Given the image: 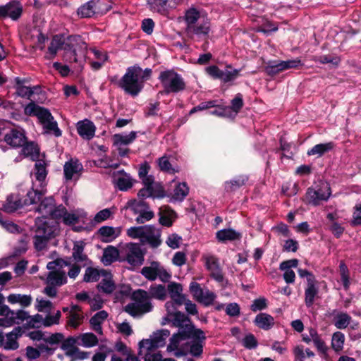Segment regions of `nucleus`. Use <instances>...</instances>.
<instances>
[{"label": "nucleus", "instance_id": "1", "mask_svg": "<svg viewBox=\"0 0 361 361\" xmlns=\"http://www.w3.org/2000/svg\"><path fill=\"white\" fill-rule=\"evenodd\" d=\"M177 334L184 341L192 340L185 343V345H190V353L192 356H201L207 337L204 331L195 326L191 319L178 329Z\"/></svg>", "mask_w": 361, "mask_h": 361}, {"label": "nucleus", "instance_id": "2", "mask_svg": "<svg viewBox=\"0 0 361 361\" xmlns=\"http://www.w3.org/2000/svg\"><path fill=\"white\" fill-rule=\"evenodd\" d=\"M44 195V191L37 189L29 190L24 199L18 193H12L7 197L5 203L3 204L4 211L7 213L15 212L24 206L37 204Z\"/></svg>", "mask_w": 361, "mask_h": 361}, {"label": "nucleus", "instance_id": "3", "mask_svg": "<svg viewBox=\"0 0 361 361\" xmlns=\"http://www.w3.org/2000/svg\"><path fill=\"white\" fill-rule=\"evenodd\" d=\"M142 68L139 66H130L126 70V73L118 82L119 87L132 97H136L143 89V83L139 80Z\"/></svg>", "mask_w": 361, "mask_h": 361}, {"label": "nucleus", "instance_id": "4", "mask_svg": "<svg viewBox=\"0 0 361 361\" xmlns=\"http://www.w3.org/2000/svg\"><path fill=\"white\" fill-rule=\"evenodd\" d=\"M158 79L164 88L158 92V96L178 93L185 90L186 87L183 77L173 69L161 71Z\"/></svg>", "mask_w": 361, "mask_h": 361}, {"label": "nucleus", "instance_id": "5", "mask_svg": "<svg viewBox=\"0 0 361 361\" xmlns=\"http://www.w3.org/2000/svg\"><path fill=\"white\" fill-rule=\"evenodd\" d=\"M130 298L137 303L131 302L128 304L124 307V310L132 317H135L152 310L153 306L151 302L149 301V297L146 290L137 289L133 292Z\"/></svg>", "mask_w": 361, "mask_h": 361}, {"label": "nucleus", "instance_id": "6", "mask_svg": "<svg viewBox=\"0 0 361 361\" xmlns=\"http://www.w3.org/2000/svg\"><path fill=\"white\" fill-rule=\"evenodd\" d=\"M63 60L69 63H77L78 54H85L87 51V44L79 35H71L65 37L63 47Z\"/></svg>", "mask_w": 361, "mask_h": 361}, {"label": "nucleus", "instance_id": "7", "mask_svg": "<svg viewBox=\"0 0 361 361\" xmlns=\"http://www.w3.org/2000/svg\"><path fill=\"white\" fill-rule=\"evenodd\" d=\"M330 195L331 188L327 185L324 188L319 185H317L316 187L311 186L307 189L302 200L307 205L317 207L320 205L322 202H326Z\"/></svg>", "mask_w": 361, "mask_h": 361}, {"label": "nucleus", "instance_id": "8", "mask_svg": "<svg viewBox=\"0 0 361 361\" xmlns=\"http://www.w3.org/2000/svg\"><path fill=\"white\" fill-rule=\"evenodd\" d=\"M37 228L33 237L35 248L41 251L46 248L50 239L54 237V228L47 221L36 222Z\"/></svg>", "mask_w": 361, "mask_h": 361}, {"label": "nucleus", "instance_id": "9", "mask_svg": "<svg viewBox=\"0 0 361 361\" xmlns=\"http://www.w3.org/2000/svg\"><path fill=\"white\" fill-rule=\"evenodd\" d=\"M205 71L214 80H220L224 83L234 81L240 76V69L233 68L231 64L226 65L225 71L217 66L212 65L205 68Z\"/></svg>", "mask_w": 361, "mask_h": 361}, {"label": "nucleus", "instance_id": "10", "mask_svg": "<svg viewBox=\"0 0 361 361\" xmlns=\"http://www.w3.org/2000/svg\"><path fill=\"white\" fill-rule=\"evenodd\" d=\"M24 112L25 115L37 117L42 124L54 120V117L48 109L36 104L33 101L26 105Z\"/></svg>", "mask_w": 361, "mask_h": 361}, {"label": "nucleus", "instance_id": "11", "mask_svg": "<svg viewBox=\"0 0 361 361\" xmlns=\"http://www.w3.org/2000/svg\"><path fill=\"white\" fill-rule=\"evenodd\" d=\"M23 13V6L18 1H11L6 5L0 6V19L10 18L18 20Z\"/></svg>", "mask_w": 361, "mask_h": 361}, {"label": "nucleus", "instance_id": "12", "mask_svg": "<svg viewBox=\"0 0 361 361\" xmlns=\"http://www.w3.org/2000/svg\"><path fill=\"white\" fill-rule=\"evenodd\" d=\"M128 252L126 260L133 266L140 265L143 263L144 255L140 246L137 243H130L128 245Z\"/></svg>", "mask_w": 361, "mask_h": 361}, {"label": "nucleus", "instance_id": "13", "mask_svg": "<svg viewBox=\"0 0 361 361\" xmlns=\"http://www.w3.org/2000/svg\"><path fill=\"white\" fill-rule=\"evenodd\" d=\"M205 267L210 272L212 278L218 282H222L224 281V274L217 257L213 255L206 257Z\"/></svg>", "mask_w": 361, "mask_h": 361}, {"label": "nucleus", "instance_id": "14", "mask_svg": "<svg viewBox=\"0 0 361 361\" xmlns=\"http://www.w3.org/2000/svg\"><path fill=\"white\" fill-rule=\"evenodd\" d=\"M27 140L25 132L16 128L11 129L4 136V141L12 147H20Z\"/></svg>", "mask_w": 361, "mask_h": 361}, {"label": "nucleus", "instance_id": "15", "mask_svg": "<svg viewBox=\"0 0 361 361\" xmlns=\"http://www.w3.org/2000/svg\"><path fill=\"white\" fill-rule=\"evenodd\" d=\"M106 0H90L80 6L77 11L78 15L82 18H91L98 12L99 6L104 4Z\"/></svg>", "mask_w": 361, "mask_h": 361}, {"label": "nucleus", "instance_id": "16", "mask_svg": "<svg viewBox=\"0 0 361 361\" xmlns=\"http://www.w3.org/2000/svg\"><path fill=\"white\" fill-rule=\"evenodd\" d=\"M76 128L78 135L83 139L90 140L94 136L96 126L89 119H84L76 123Z\"/></svg>", "mask_w": 361, "mask_h": 361}, {"label": "nucleus", "instance_id": "17", "mask_svg": "<svg viewBox=\"0 0 361 361\" xmlns=\"http://www.w3.org/2000/svg\"><path fill=\"white\" fill-rule=\"evenodd\" d=\"M169 315L172 317L171 326L173 327H182L187 322H190V318L180 311L173 312L172 310H176V307H173V304L166 302L165 304Z\"/></svg>", "mask_w": 361, "mask_h": 361}, {"label": "nucleus", "instance_id": "18", "mask_svg": "<svg viewBox=\"0 0 361 361\" xmlns=\"http://www.w3.org/2000/svg\"><path fill=\"white\" fill-rule=\"evenodd\" d=\"M147 3L151 11L166 16L173 7L171 4L174 3V0H147Z\"/></svg>", "mask_w": 361, "mask_h": 361}, {"label": "nucleus", "instance_id": "19", "mask_svg": "<svg viewBox=\"0 0 361 361\" xmlns=\"http://www.w3.org/2000/svg\"><path fill=\"white\" fill-rule=\"evenodd\" d=\"M158 214L159 216V223L166 227H171L177 218L176 212L169 206L161 207Z\"/></svg>", "mask_w": 361, "mask_h": 361}, {"label": "nucleus", "instance_id": "20", "mask_svg": "<svg viewBox=\"0 0 361 361\" xmlns=\"http://www.w3.org/2000/svg\"><path fill=\"white\" fill-rule=\"evenodd\" d=\"M170 336V331L168 329H161L153 333L151 338L146 339V342L149 343L150 348H158L165 345V340Z\"/></svg>", "mask_w": 361, "mask_h": 361}, {"label": "nucleus", "instance_id": "21", "mask_svg": "<svg viewBox=\"0 0 361 361\" xmlns=\"http://www.w3.org/2000/svg\"><path fill=\"white\" fill-rule=\"evenodd\" d=\"M47 166V164L42 159L37 160L34 166V174L35 178L40 183V186L42 188L41 190H43L44 192H46V190L44 189V187L46 186V184H44V182L48 174Z\"/></svg>", "mask_w": 361, "mask_h": 361}, {"label": "nucleus", "instance_id": "22", "mask_svg": "<svg viewBox=\"0 0 361 361\" xmlns=\"http://www.w3.org/2000/svg\"><path fill=\"white\" fill-rule=\"evenodd\" d=\"M14 88L16 90V94L18 96L27 98L28 99H31V97L34 94V90L27 86H25L24 84L27 82L28 80L25 78H20L19 77H16L14 78Z\"/></svg>", "mask_w": 361, "mask_h": 361}, {"label": "nucleus", "instance_id": "23", "mask_svg": "<svg viewBox=\"0 0 361 361\" xmlns=\"http://www.w3.org/2000/svg\"><path fill=\"white\" fill-rule=\"evenodd\" d=\"M160 237V231L157 230L154 226L147 225V234L142 243H147L152 247L157 248L161 243Z\"/></svg>", "mask_w": 361, "mask_h": 361}, {"label": "nucleus", "instance_id": "24", "mask_svg": "<svg viewBox=\"0 0 361 361\" xmlns=\"http://www.w3.org/2000/svg\"><path fill=\"white\" fill-rule=\"evenodd\" d=\"M317 283L318 281L317 280L307 283V287L305 289V303L307 307H311L316 298L318 297L319 288Z\"/></svg>", "mask_w": 361, "mask_h": 361}, {"label": "nucleus", "instance_id": "25", "mask_svg": "<svg viewBox=\"0 0 361 361\" xmlns=\"http://www.w3.org/2000/svg\"><path fill=\"white\" fill-rule=\"evenodd\" d=\"M241 238L242 234L233 228L221 229L216 233V238L221 243L238 240H240Z\"/></svg>", "mask_w": 361, "mask_h": 361}, {"label": "nucleus", "instance_id": "26", "mask_svg": "<svg viewBox=\"0 0 361 361\" xmlns=\"http://www.w3.org/2000/svg\"><path fill=\"white\" fill-rule=\"evenodd\" d=\"M253 322L258 328L265 331L271 329L274 326V317L267 313H259Z\"/></svg>", "mask_w": 361, "mask_h": 361}, {"label": "nucleus", "instance_id": "27", "mask_svg": "<svg viewBox=\"0 0 361 361\" xmlns=\"http://www.w3.org/2000/svg\"><path fill=\"white\" fill-rule=\"evenodd\" d=\"M67 283V277L63 271H51L49 272L46 283L54 286H61Z\"/></svg>", "mask_w": 361, "mask_h": 361}, {"label": "nucleus", "instance_id": "28", "mask_svg": "<svg viewBox=\"0 0 361 361\" xmlns=\"http://www.w3.org/2000/svg\"><path fill=\"white\" fill-rule=\"evenodd\" d=\"M85 243L83 240L75 241L73 247L72 257L75 262H83L88 260V257L84 253Z\"/></svg>", "mask_w": 361, "mask_h": 361}, {"label": "nucleus", "instance_id": "29", "mask_svg": "<svg viewBox=\"0 0 361 361\" xmlns=\"http://www.w3.org/2000/svg\"><path fill=\"white\" fill-rule=\"evenodd\" d=\"M248 180V176L246 175H239L234 177L229 181H226L224 188L228 192H233L246 184Z\"/></svg>", "mask_w": 361, "mask_h": 361}, {"label": "nucleus", "instance_id": "30", "mask_svg": "<svg viewBox=\"0 0 361 361\" xmlns=\"http://www.w3.org/2000/svg\"><path fill=\"white\" fill-rule=\"evenodd\" d=\"M39 202V204L37 208V211L41 213L43 216L47 217L56 204L54 198L52 196L43 198L42 196L37 203Z\"/></svg>", "mask_w": 361, "mask_h": 361}, {"label": "nucleus", "instance_id": "31", "mask_svg": "<svg viewBox=\"0 0 361 361\" xmlns=\"http://www.w3.org/2000/svg\"><path fill=\"white\" fill-rule=\"evenodd\" d=\"M65 43V35L58 34L53 36L50 44L48 47V51L53 56H55L59 50H63Z\"/></svg>", "mask_w": 361, "mask_h": 361}, {"label": "nucleus", "instance_id": "32", "mask_svg": "<svg viewBox=\"0 0 361 361\" xmlns=\"http://www.w3.org/2000/svg\"><path fill=\"white\" fill-rule=\"evenodd\" d=\"M118 257V250L113 245H108L104 250L102 262L105 265H109L117 261Z\"/></svg>", "mask_w": 361, "mask_h": 361}, {"label": "nucleus", "instance_id": "33", "mask_svg": "<svg viewBox=\"0 0 361 361\" xmlns=\"http://www.w3.org/2000/svg\"><path fill=\"white\" fill-rule=\"evenodd\" d=\"M82 165L78 163V161H67L64 164L63 166V173L64 177L66 180H71L73 177V175L78 173L80 170H82Z\"/></svg>", "mask_w": 361, "mask_h": 361}, {"label": "nucleus", "instance_id": "34", "mask_svg": "<svg viewBox=\"0 0 361 361\" xmlns=\"http://www.w3.org/2000/svg\"><path fill=\"white\" fill-rule=\"evenodd\" d=\"M334 146L335 145L333 142L317 144L307 151V154L309 156L318 155V157H322L333 149Z\"/></svg>", "mask_w": 361, "mask_h": 361}, {"label": "nucleus", "instance_id": "35", "mask_svg": "<svg viewBox=\"0 0 361 361\" xmlns=\"http://www.w3.org/2000/svg\"><path fill=\"white\" fill-rule=\"evenodd\" d=\"M200 18V13L199 11L194 8H190L185 11L184 15V20L186 23V31L190 30L191 27L197 22Z\"/></svg>", "mask_w": 361, "mask_h": 361}, {"label": "nucleus", "instance_id": "36", "mask_svg": "<svg viewBox=\"0 0 361 361\" xmlns=\"http://www.w3.org/2000/svg\"><path fill=\"white\" fill-rule=\"evenodd\" d=\"M116 173L126 175V173L123 169L113 173L114 183L120 190L126 191L133 187V183L130 178L119 177L116 179Z\"/></svg>", "mask_w": 361, "mask_h": 361}, {"label": "nucleus", "instance_id": "37", "mask_svg": "<svg viewBox=\"0 0 361 361\" xmlns=\"http://www.w3.org/2000/svg\"><path fill=\"white\" fill-rule=\"evenodd\" d=\"M137 133L135 131H131L130 134L123 135L121 134H115L113 135L114 145L116 146H121L122 145H128L136 139Z\"/></svg>", "mask_w": 361, "mask_h": 361}, {"label": "nucleus", "instance_id": "38", "mask_svg": "<svg viewBox=\"0 0 361 361\" xmlns=\"http://www.w3.org/2000/svg\"><path fill=\"white\" fill-rule=\"evenodd\" d=\"M7 300L11 304L20 303L24 307L30 306L32 303V297L28 295L13 293L8 296Z\"/></svg>", "mask_w": 361, "mask_h": 361}, {"label": "nucleus", "instance_id": "39", "mask_svg": "<svg viewBox=\"0 0 361 361\" xmlns=\"http://www.w3.org/2000/svg\"><path fill=\"white\" fill-rule=\"evenodd\" d=\"M101 274L106 276L107 275V272L103 269L99 271L96 268L89 267L85 270L83 281L87 283L91 281H98Z\"/></svg>", "mask_w": 361, "mask_h": 361}, {"label": "nucleus", "instance_id": "40", "mask_svg": "<svg viewBox=\"0 0 361 361\" xmlns=\"http://www.w3.org/2000/svg\"><path fill=\"white\" fill-rule=\"evenodd\" d=\"M159 262L154 261L149 267H144L141 270V274L148 280L154 281L159 275Z\"/></svg>", "mask_w": 361, "mask_h": 361}, {"label": "nucleus", "instance_id": "41", "mask_svg": "<svg viewBox=\"0 0 361 361\" xmlns=\"http://www.w3.org/2000/svg\"><path fill=\"white\" fill-rule=\"evenodd\" d=\"M149 297L150 298H156L161 300H165L166 297V290L164 285L153 284L149 288Z\"/></svg>", "mask_w": 361, "mask_h": 361}, {"label": "nucleus", "instance_id": "42", "mask_svg": "<svg viewBox=\"0 0 361 361\" xmlns=\"http://www.w3.org/2000/svg\"><path fill=\"white\" fill-rule=\"evenodd\" d=\"M283 71L280 61H269L264 67V73L270 77H274Z\"/></svg>", "mask_w": 361, "mask_h": 361}, {"label": "nucleus", "instance_id": "43", "mask_svg": "<svg viewBox=\"0 0 361 361\" xmlns=\"http://www.w3.org/2000/svg\"><path fill=\"white\" fill-rule=\"evenodd\" d=\"M147 231V225L140 226H133L127 230V235L134 239L140 238L142 243Z\"/></svg>", "mask_w": 361, "mask_h": 361}, {"label": "nucleus", "instance_id": "44", "mask_svg": "<svg viewBox=\"0 0 361 361\" xmlns=\"http://www.w3.org/2000/svg\"><path fill=\"white\" fill-rule=\"evenodd\" d=\"M115 283L111 279V275L109 274V278L103 279L97 286V288L104 293L110 294L115 290Z\"/></svg>", "mask_w": 361, "mask_h": 361}, {"label": "nucleus", "instance_id": "45", "mask_svg": "<svg viewBox=\"0 0 361 361\" xmlns=\"http://www.w3.org/2000/svg\"><path fill=\"white\" fill-rule=\"evenodd\" d=\"M351 319V317L348 313L340 312L335 318L334 325L338 329H344L349 325Z\"/></svg>", "mask_w": 361, "mask_h": 361}, {"label": "nucleus", "instance_id": "46", "mask_svg": "<svg viewBox=\"0 0 361 361\" xmlns=\"http://www.w3.org/2000/svg\"><path fill=\"white\" fill-rule=\"evenodd\" d=\"M345 336L341 331L335 332L332 336L331 347L336 352H340L343 348Z\"/></svg>", "mask_w": 361, "mask_h": 361}, {"label": "nucleus", "instance_id": "47", "mask_svg": "<svg viewBox=\"0 0 361 361\" xmlns=\"http://www.w3.org/2000/svg\"><path fill=\"white\" fill-rule=\"evenodd\" d=\"M188 192L189 188L186 183H178L174 189L173 197L175 200L183 201L188 195Z\"/></svg>", "mask_w": 361, "mask_h": 361}, {"label": "nucleus", "instance_id": "48", "mask_svg": "<svg viewBox=\"0 0 361 361\" xmlns=\"http://www.w3.org/2000/svg\"><path fill=\"white\" fill-rule=\"evenodd\" d=\"M339 273L345 290H348L350 286L349 269L344 262L341 261L339 264Z\"/></svg>", "mask_w": 361, "mask_h": 361}, {"label": "nucleus", "instance_id": "49", "mask_svg": "<svg viewBox=\"0 0 361 361\" xmlns=\"http://www.w3.org/2000/svg\"><path fill=\"white\" fill-rule=\"evenodd\" d=\"M231 106H228L230 109V112L232 114L233 112L235 115H236L240 112L244 105L243 94L241 93L236 94L235 97L231 100Z\"/></svg>", "mask_w": 361, "mask_h": 361}, {"label": "nucleus", "instance_id": "50", "mask_svg": "<svg viewBox=\"0 0 361 361\" xmlns=\"http://www.w3.org/2000/svg\"><path fill=\"white\" fill-rule=\"evenodd\" d=\"M210 28L208 23H204L201 25H195V24L191 27L190 30H188V33L195 34L196 35H204L207 36L209 32Z\"/></svg>", "mask_w": 361, "mask_h": 361}, {"label": "nucleus", "instance_id": "51", "mask_svg": "<svg viewBox=\"0 0 361 361\" xmlns=\"http://www.w3.org/2000/svg\"><path fill=\"white\" fill-rule=\"evenodd\" d=\"M21 147L22 152L25 157L33 156L34 154H36V157H38L39 152V148L34 142H29L26 140L25 143Z\"/></svg>", "mask_w": 361, "mask_h": 361}, {"label": "nucleus", "instance_id": "52", "mask_svg": "<svg viewBox=\"0 0 361 361\" xmlns=\"http://www.w3.org/2000/svg\"><path fill=\"white\" fill-rule=\"evenodd\" d=\"M82 345L87 348H91L98 344V338L93 333H85L82 335Z\"/></svg>", "mask_w": 361, "mask_h": 361}, {"label": "nucleus", "instance_id": "53", "mask_svg": "<svg viewBox=\"0 0 361 361\" xmlns=\"http://www.w3.org/2000/svg\"><path fill=\"white\" fill-rule=\"evenodd\" d=\"M66 212H67V209L63 204H60L57 207H56V205H55L52 208V209L48 216H49L51 219H55V220L60 219L61 218H63V219L64 216L66 214Z\"/></svg>", "mask_w": 361, "mask_h": 361}, {"label": "nucleus", "instance_id": "54", "mask_svg": "<svg viewBox=\"0 0 361 361\" xmlns=\"http://www.w3.org/2000/svg\"><path fill=\"white\" fill-rule=\"evenodd\" d=\"M216 109L210 111L209 114L212 115H214L219 117H227L231 118L232 117V113L230 112V109L227 106H221V105H217L216 104Z\"/></svg>", "mask_w": 361, "mask_h": 361}, {"label": "nucleus", "instance_id": "55", "mask_svg": "<svg viewBox=\"0 0 361 361\" xmlns=\"http://www.w3.org/2000/svg\"><path fill=\"white\" fill-rule=\"evenodd\" d=\"M280 61L283 71L291 68L297 69L303 66V63L299 58Z\"/></svg>", "mask_w": 361, "mask_h": 361}, {"label": "nucleus", "instance_id": "56", "mask_svg": "<svg viewBox=\"0 0 361 361\" xmlns=\"http://www.w3.org/2000/svg\"><path fill=\"white\" fill-rule=\"evenodd\" d=\"M66 355L73 357L71 361H75L76 360H84L88 357V353L80 351L78 348L69 349L68 351H66Z\"/></svg>", "mask_w": 361, "mask_h": 361}, {"label": "nucleus", "instance_id": "57", "mask_svg": "<svg viewBox=\"0 0 361 361\" xmlns=\"http://www.w3.org/2000/svg\"><path fill=\"white\" fill-rule=\"evenodd\" d=\"M267 307V300L264 298H259L253 300L252 304L250 306V310L252 312L262 311Z\"/></svg>", "mask_w": 361, "mask_h": 361}, {"label": "nucleus", "instance_id": "58", "mask_svg": "<svg viewBox=\"0 0 361 361\" xmlns=\"http://www.w3.org/2000/svg\"><path fill=\"white\" fill-rule=\"evenodd\" d=\"M216 100H209L207 102H202L197 106H194L190 111V114H193L200 111H204L210 108L216 106Z\"/></svg>", "mask_w": 361, "mask_h": 361}, {"label": "nucleus", "instance_id": "59", "mask_svg": "<svg viewBox=\"0 0 361 361\" xmlns=\"http://www.w3.org/2000/svg\"><path fill=\"white\" fill-rule=\"evenodd\" d=\"M190 291L192 295L193 298L198 302L200 299L202 298L204 290L201 288L200 285L195 282L192 281L190 284Z\"/></svg>", "mask_w": 361, "mask_h": 361}, {"label": "nucleus", "instance_id": "60", "mask_svg": "<svg viewBox=\"0 0 361 361\" xmlns=\"http://www.w3.org/2000/svg\"><path fill=\"white\" fill-rule=\"evenodd\" d=\"M215 298V293L209 290H207L205 292H204L202 298L200 299L198 302H200L203 304L204 306L208 307L213 304Z\"/></svg>", "mask_w": 361, "mask_h": 361}, {"label": "nucleus", "instance_id": "61", "mask_svg": "<svg viewBox=\"0 0 361 361\" xmlns=\"http://www.w3.org/2000/svg\"><path fill=\"white\" fill-rule=\"evenodd\" d=\"M61 313L58 310L54 315H47L43 321L44 326H51L53 324H58L61 318Z\"/></svg>", "mask_w": 361, "mask_h": 361}, {"label": "nucleus", "instance_id": "62", "mask_svg": "<svg viewBox=\"0 0 361 361\" xmlns=\"http://www.w3.org/2000/svg\"><path fill=\"white\" fill-rule=\"evenodd\" d=\"M316 61L322 64L332 63L335 66H338L340 63V59L337 56H331L329 55H322L317 58Z\"/></svg>", "mask_w": 361, "mask_h": 361}, {"label": "nucleus", "instance_id": "63", "mask_svg": "<svg viewBox=\"0 0 361 361\" xmlns=\"http://www.w3.org/2000/svg\"><path fill=\"white\" fill-rule=\"evenodd\" d=\"M182 240L181 236L176 233L169 235L166 243L169 247L172 249H177L180 247V243Z\"/></svg>", "mask_w": 361, "mask_h": 361}, {"label": "nucleus", "instance_id": "64", "mask_svg": "<svg viewBox=\"0 0 361 361\" xmlns=\"http://www.w3.org/2000/svg\"><path fill=\"white\" fill-rule=\"evenodd\" d=\"M182 341L183 340L177 333L173 334L170 338L169 344L167 345V351L172 352L178 349L180 342Z\"/></svg>", "mask_w": 361, "mask_h": 361}]
</instances>
